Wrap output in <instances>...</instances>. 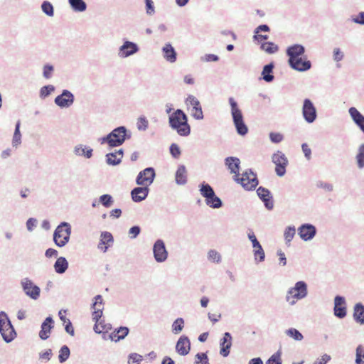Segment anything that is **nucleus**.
<instances>
[{
    "instance_id": "9b49d317",
    "label": "nucleus",
    "mask_w": 364,
    "mask_h": 364,
    "mask_svg": "<svg viewBox=\"0 0 364 364\" xmlns=\"http://www.w3.org/2000/svg\"><path fill=\"white\" fill-rule=\"evenodd\" d=\"M156 177V172L154 168L147 167L141 171L136 178V183L138 186H146L149 187L151 185Z\"/></svg>"
},
{
    "instance_id": "2eb2a0df",
    "label": "nucleus",
    "mask_w": 364,
    "mask_h": 364,
    "mask_svg": "<svg viewBox=\"0 0 364 364\" xmlns=\"http://www.w3.org/2000/svg\"><path fill=\"white\" fill-rule=\"evenodd\" d=\"M139 50L138 45L132 41H124L119 46L117 55L120 58H127L137 53Z\"/></svg>"
},
{
    "instance_id": "a18cd8bd",
    "label": "nucleus",
    "mask_w": 364,
    "mask_h": 364,
    "mask_svg": "<svg viewBox=\"0 0 364 364\" xmlns=\"http://www.w3.org/2000/svg\"><path fill=\"white\" fill-rule=\"evenodd\" d=\"M70 355V348L66 346H63L59 350L58 359L60 363L65 362Z\"/></svg>"
},
{
    "instance_id": "c85d7f7f",
    "label": "nucleus",
    "mask_w": 364,
    "mask_h": 364,
    "mask_svg": "<svg viewBox=\"0 0 364 364\" xmlns=\"http://www.w3.org/2000/svg\"><path fill=\"white\" fill-rule=\"evenodd\" d=\"M225 165L228 167L230 173L234 174V178L239 176L240 160L235 156H228L225 159Z\"/></svg>"
},
{
    "instance_id": "6e6d98bb",
    "label": "nucleus",
    "mask_w": 364,
    "mask_h": 364,
    "mask_svg": "<svg viewBox=\"0 0 364 364\" xmlns=\"http://www.w3.org/2000/svg\"><path fill=\"white\" fill-rule=\"evenodd\" d=\"M128 364H140L143 360V357L136 353H132L128 356Z\"/></svg>"
},
{
    "instance_id": "7ed1b4c3",
    "label": "nucleus",
    "mask_w": 364,
    "mask_h": 364,
    "mask_svg": "<svg viewBox=\"0 0 364 364\" xmlns=\"http://www.w3.org/2000/svg\"><path fill=\"white\" fill-rule=\"evenodd\" d=\"M228 102L230 107L232 122L237 133L240 136L246 135L248 132V127L245 123L242 110L240 109L237 101L232 97H230L228 98Z\"/></svg>"
},
{
    "instance_id": "ea45409f",
    "label": "nucleus",
    "mask_w": 364,
    "mask_h": 364,
    "mask_svg": "<svg viewBox=\"0 0 364 364\" xmlns=\"http://www.w3.org/2000/svg\"><path fill=\"white\" fill-rule=\"evenodd\" d=\"M21 122L18 120L16 123L15 130L12 139V146L17 148L21 144V134L20 132Z\"/></svg>"
},
{
    "instance_id": "864d4df0",
    "label": "nucleus",
    "mask_w": 364,
    "mask_h": 364,
    "mask_svg": "<svg viewBox=\"0 0 364 364\" xmlns=\"http://www.w3.org/2000/svg\"><path fill=\"white\" fill-rule=\"evenodd\" d=\"M149 127V122L146 117L141 116L138 118L136 122V127L139 131H145Z\"/></svg>"
},
{
    "instance_id": "5701e85b",
    "label": "nucleus",
    "mask_w": 364,
    "mask_h": 364,
    "mask_svg": "<svg viewBox=\"0 0 364 364\" xmlns=\"http://www.w3.org/2000/svg\"><path fill=\"white\" fill-rule=\"evenodd\" d=\"M191 350V341L188 336H181L176 345V351L181 355H186Z\"/></svg>"
},
{
    "instance_id": "4d7b16f0",
    "label": "nucleus",
    "mask_w": 364,
    "mask_h": 364,
    "mask_svg": "<svg viewBox=\"0 0 364 364\" xmlns=\"http://www.w3.org/2000/svg\"><path fill=\"white\" fill-rule=\"evenodd\" d=\"M269 137L274 144H279L284 140V135L279 132H272L269 134Z\"/></svg>"
},
{
    "instance_id": "c03bdc74",
    "label": "nucleus",
    "mask_w": 364,
    "mask_h": 364,
    "mask_svg": "<svg viewBox=\"0 0 364 364\" xmlns=\"http://www.w3.org/2000/svg\"><path fill=\"white\" fill-rule=\"evenodd\" d=\"M42 11L48 16L52 17L54 16V7L53 4L48 1H44L41 4Z\"/></svg>"
},
{
    "instance_id": "7c9ffc66",
    "label": "nucleus",
    "mask_w": 364,
    "mask_h": 364,
    "mask_svg": "<svg viewBox=\"0 0 364 364\" xmlns=\"http://www.w3.org/2000/svg\"><path fill=\"white\" fill-rule=\"evenodd\" d=\"M304 53L305 48L301 44H294L289 46L286 50L287 55L289 57L288 60L302 57Z\"/></svg>"
},
{
    "instance_id": "37998d69",
    "label": "nucleus",
    "mask_w": 364,
    "mask_h": 364,
    "mask_svg": "<svg viewBox=\"0 0 364 364\" xmlns=\"http://www.w3.org/2000/svg\"><path fill=\"white\" fill-rule=\"evenodd\" d=\"M261 49L269 54H274L278 51L279 47L272 42H265L262 43Z\"/></svg>"
},
{
    "instance_id": "1a4fd4ad",
    "label": "nucleus",
    "mask_w": 364,
    "mask_h": 364,
    "mask_svg": "<svg viewBox=\"0 0 364 364\" xmlns=\"http://www.w3.org/2000/svg\"><path fill=\"white\" fill-rule=\"evenodd\" d=\"M289 295L296 299L301 300L306 298L308 295V286L304 281L296 282L293 287H291L287 291L286 299L289 301Z\"/></svg>"
},
{
    "instance_id": "8fccbe9b",
    "label": "nucleus",
    "mask_w": 364,
    "mask_h": 364,
    "mask_svg": "<svg viewBox=\"0 0 364 364\" xmlns=\"http://www.w3.org/2000/svg\"><path fill=\"white\" fill-rule=\"evenodd\" d=\"M208 259L214 263H220L221 262V255L215 250H210L207 255Z\"/></svg>"
},
{
    "instance_id": "f257e3e1",
    "label": "nucleus",
    "mask_w": 364,
    "mask_h": 364,
    "mask_svg": "<svg viewBox=\"0 0 364 364\" xmlns=\"http://www.w3.org/2000/svg\"><path fill=\"white\" fill-rule=\"evenodd\" d=\"M132 136V132L124 126H119L114 129L108 134L98 139L100 144H107L110 148L118 147L122 145L127 139Z\"/></svg>"
},
{
    "instance_id": "4c0bfd02",
    "label": "nucleus",
    "mask_w": 364,
    "mask_h": 364,
    "mask_svg": "<svg viewBox=\"0 0 364 364\" xmlns=\"http://www.w3.org/2000/svg\"><path fill=\"white\" fill-rule=\"evenodd\" d=\"M68 262L66 258L64 257H58L55 264H54V269L58 274H63L66 272L68 268Z\"/></svg>"
},
{
    "instance_id": "c756f323",
    "label": "nucleus",
    "mask_w": 364,
    "mask_h": 364,
    "mask_svg": "<svg viewBox=\"0 0 364 364\" xmlns=\"http://www.w3.org/2000/svg\"><path fill=\"white\" fill-rule=\"evenodd\" d=\"M95 301L92 305L94 309L92 313V319L97 322L102 316L103 311V299L101 295H97L94 297Z\"/></svg>"
},
{
    "instance_id": "0e129e2a",
    "label": "nucleus",
    "mask_w": 364,
    "mask_h": 364,
    "mask_svg": "<svg viewBox=\"0 0 364 364\" xmlns=\"http://www.w3.org/2000/svg\"><path fill=\"white\" fill-rule=\"evenodd\" d=\"M351 21L359 25H364V11H360L357 15L353 16Z\"/></svg>"
},
{
    "instance_id": "a878e982",
    "label": "nucleus",
    "mask_w": 364,
    "mask_h": 364,
    "mask_svg": "<svg viewBox=\"0 0 364 364\" xmlns=\"http://www.w3.org/2000/svg\"><path fill=\"white\" fill-rule=\"evenodd\" d=\"M232 336L229 332H225L223 337L220 341V354L223 357H227L230 354V350L232 346Z\"/></svg>"
},
{
    "instance_id": "a211bd4d",
    "label": "nucleus",
    "mask_w": 364,
    "mask_h": 364,
    "mask_svg": "<svg viewBox=\"0 0 364 364\" xmlns=\"http://www.w3.org/2000/svg\"><path fill=\"white\" fill-rule=\"evenodd\" d=\"M316 228L311 223H304L298 228V235L305 242L311 240L316 236Z\"/></svg>"
},
{
    "instance_id": "6ab92c4d",
    "label": "nucleus",
    "mask_w": 364,
    "mask_h": 364,
    "mask_svg": "<svg viewBox=\"0 0 364 364\" xmlns=\"http://www.w3.org/2000/svg\"><path fill=\"white\" fill-rule=\"evenodd\" d=\"M288 64L291 68L299 72H305L311 68V61L303 57L288 60Z\"/></svg>"
},
{
    "instance_id": "6e6552de",
    "label": "nucleus",
    "mask_w": 364,
    "mask_h": 364,
    "mask_svg": "<svg viewBox=\"0 0 364 364\" xmlns=\"http://www.w3.org/2000/svg\"><path fill=\"white\" fill-rule=\"evenodd\" d=\"M247 235L249 240L252 242L253 247V255L256 263L262 262L265 259V252L261 244L257 239L254 231L249 228L247 230Z\"/></svg>"
},
{
    "instance_id": "69168bd1",
    "label": "nucleus",
    "mask_w": 364,
    "mask_h": 364,
    "mask_svg": "<svg viewBox=\"0 0 364 364\" xmlns=\"http://www.w3.org/2000/svg\"><path fill=\"white\" fill-rule=\"evenodd\" d=\"M140 232L141 228L139 225H134L129 230V236L131 239H135Z\"/></svg>"
},
{
    "instance_id": "e2e57ef3",
    "label": "nucleus",
    "mask_w": 364,
    "mask_h": 364,
    "mask_svg": "<svg viewBox=\"0 0 364 364\" xmlns=\"http://www.w3.org/2000/svg\"><path fill=\"white\" fill-rule=\"evenodd\" d=\"M344 58V53L339 48H335L333 50V59L336 62L341 61Z\"/></svg>"
},
{
    "instance_id": "72a5a7b5",
    "label": "nucleus",
    "mask_w": 364,
    "mask_h": 364,
    "mask_svg": "<svg viewBox=\"0 0 364 364\" xmlns=\"http://www.w3.org/2000/svg\"><path fill=\"white\" fill-rule=\"evenodd\" d=\"M274 68V63L273 62L269 63V64L265 65L263 67L262 71V78L267 82H272L274 76L273 75V70Z\"/></svg>"
},
{
    "instance_id": "473e14b6",
    "label": "nucleus",
    "mask_w": 364,
    "mask_h": 364,
    "mask_svg": "<svg viewBox=\"0 0 364 364\" xmlns=\"http://www.w3.org/2000/svg\"><path fill=\"white\" fill-rule=\"evenodd\" d=\"M175 181L176 184L183 186L187 183V171L184 165H179L176 173Z\"/></svg>"
},
{
    "instance_id": "3c124183",
    "label": "nucleus",
    "mask_w": 364,
    "mask_h": 364,
    "mask_svg": "<svg viewBox=\"0 0 364 364\" xmlns=\"http://www.w3.org/2000/svg\"><path fill=\"white\" fill-rule=\"evenodd\" d=\"M355 363V364H364V348L361 345L356 348Z\"/></svg>"
},
{
    "instance_id": "0eeeda50",
    "label": "nucleus",
    "mask_w": 364,
    "mask_h": 364,
    "mask_svg": "<svg viewBox=\"0 0 364 364\" xmlns=\"http://www.w3.org/2000/svg\"><path fill=\"white\" fill-rule=\"evenodd\" d=\"M234 180L240 183L242 186L247 191L255 189L258 185L257 175L251 170L248 169L242 174V176L234 178Z\"/></svg>"
},
{
    "instance_id": "f8f14e48",
    "label": "nucleus",
    "mask_w": 364,
    "mask_h": 364,
    "mask_svg": "<svg viewBox=\"0 0 364 364\" xmlns=\"http://www.w3.org/2000/svg\"><path fill=\"white\" fill-rule=\"evenodd\" d=\"M21 285L26 296L33 300H37L41 294V289L36 285L30 279L26 277L21 279Z\"/></svg>"
},
{
    "instance_id": "13d9d810",
    "label": "nucleus",
    "mask_w": 364,
    "mask_h": 364,
    "mask_svg": "<svg viewBox=\"0 0 364 364\" xmlns=\"http://www.w3.org/2000/svg\"><path fill=\"white\" fill-rule=\"evenodd\" d=\"M145 7H146V14L148 16H153L155 14V6L154 1L152 0H144Z\"/></svg>"
},
{
    "instance_id": "f704fd0d",
    "label": "nucleus",
    "mask_w": 364,
    "mask_h": 364,
    "mask_svg": "<svg viewBox=\"0 0 364 364\" xmlns=\"http://www.w3.org/2000/svg\"><path fill=\"white\" fill-rule=\"evenodd\" d=\"M70 9L75 13H82L87 10V5L84 0H68Z\"/></svg>"
},
{
    "instance_id": "9d476101",
    "label": "nucleus",
    "mask_w": 364,
    "mask_h": 364,
    "mask_svg": "<svg viewBox=\"0 0 364 364\" xmlns=\"http://www.w3.org/2000/svg\"><path fill=\"white\" fill-rule=\"evenodd\" d=\"M272 161L275 164V172L278 176H283L286 173V167L288 159L281 151H277L272 156Z\"/></svg>"
},
{
    "instance_id": "ddd939ff",
    "label": "nucleus",
    "mask_w": 364,
    "mask_h": 364,
    "mask_svg": "<svg viewBox=\"0 0 364 364\" xmlns=\"http://www.w3.org/2000/svg\"><path fill=\"white\" fill-rule=\"evenodd\" d=\"M302 116L309 124L314 122L317 118L316 108L310 99H304L303 102Z\"/></svg>"
},
{
    "instance_id": "79ce46f5",
    "label": "nucleus",
    "mask_w": 364,
    "mask_h": 364,
    "mask_svg": "<svg viewBox=\"0 0 364 364\" xmlns=\"http://www.w3.org/2000/svg\"><path fill=\"white\" fill-rule=\"evenodd\" d=\"M184 319L183 318H176L172 323L171 331L174 334H178L184 328Z\"/></svg>"
},
{
    "instance_id": "b1692460",
    "label": "nucleus",
    "mask_w": 364,
    "mask_h": 364,
    "mask_svg": "<svg viewBox=\"0 0 364 364\" xmlns=\"http://www.w3.org/2000/svg\"><path fill=\"white\" fill-rule=\"evenodd\" d=\"M54 328V321L53 318L49 316L43 321L41 326V331L39 332V337L42 340H46L49 338L51 330Z\"/></svg>"
},
{
    "instance_id": "20e7f679",
    "label": "nucleus",
    "mask_w": 364,
    "mask_h": 364,
    "mask_svg": "<svg viewBox=\"0 0 364 364\" xmlns=\"http://www.w3.org/2000/svg\"><path fill=\"white\" fill-rule=\"evenodd\" d=\"M200 195L205 198L208 206L213 209H218L223 206L222 200L216 196L213 188L210 184L203 181L199 185Z\"/></svg>"
},
{
    "instance_id": "a19ab883",
    "label": "nucleus",
    "mask_w": 364,
    "mask_h": 364,
    "mask_svg": "<svg viewBox=\"0 0 364 364\" xmlns=\"http://www.w3.org/2000/svg\"><path fill=\"white\" fill-rule=\"evenodd\" d=\"M296 233V228L294 225L288 226L285 228L284 237L287 245H289Z\"/></svg>"
},
{
    "instance_id": "5fc2aeb1",
    "label": "nucleus",
    "mask_w": 364,
    "mask_h": 364,
    "mask_svg": "<svg viewBox=\"0 0 364 364\" xmlns=\"http://www.w3.org/2000/svg\"><path fill=\"white\" fill-rule=\"evenodd\" d=\"M55 90V87L52 85H45L40 90V97L45 98L50 95Z\"/></svg>"
},
{
    "instance_id": "de8ad7c7",
    "label": "nucleus",
    "mask_w": 364,
    "mask_h": 364,
    "mask_svg": "<svg viewBox=\"0 0 364 364\" xmlns=\"http://www.w3.org/2000/svg\"><path fill=\"white\" fill-rule=\"evenodd\" d=\"M285 333L288 336L292 338L293 339L297 341H301L304 338L302 333L294 328H291L286 330Z\"/></svg>"
},
{
    "instance_id": "603ef678",
    "label": "nucleus",
    "mask_w": 364,
    "mask_h": 364,
    "mask_svg": "<svg viewBox=\"0 0 364 364\" xmlns=\"http://www.w3.org/2000/svg\"><path fill=\"white\" fill-rule=\"evenodd\" d=\"M99 202L105 207L109 208L112 205L114 200L111 195L104 194L99 198Z\"/></svg>"
},
{
    "instance_id": "aec40b11",
    "label": "nucleus",
    "mask_w": 364,
    "mask_h": 364,
    "mask_svg": "<svg viewBox=\"0 0 364 364\" xmlns=\"http://www.w3.org/2000/svg\"><path fill=\"white\" fill-rule=\"evenodd\" d=\"M346 299L342 296H336L334 298L333 314L338 318H343L346 316L347 309Z\"/></svg>"
},
{
    "instance_id": "423d86ee",
    "label": "nucleus",
    "mask_w": 364,
    "mask_h": 364,
    "mask_svg": "<svg viewBox=\"0 0 364 364\" xmlns=\"http://www.w3.org/2000/svg\"><path fill=\"white\" fill-rule=\"evenodd\" d=\"M72 228L69 223H60L53 232V242L59 247H65L70 241Z\"/></svg>"
},
{
    "instance_id": "dca6fc26",
    "label": "nucleus",
    "mask_w": 364,
    "mask_h": 364,
    "mask_svg": "<svg viewBox=\"0 0 364 364\" xmlns=\"http://www.w3.org/2000/svg\"><path fill=\"white\" fill-rule=\"evenodd\" d=\"M74 95L68 90H63L61 94L54 100L55 104L60 108L70 107L74 103Z\"/></svg>"
},
{
    "instance_id": "4468645a",
    "label": "nucleus",
    "mask_w": 364,
    "mask_h": 364,
    "mask_svg": "<svg viewBox=\"0 0 364 364\" xmlns=\"http://www.w3.org/2000/svg\"><path fill=\"white\" fill-rule=\"evenodd\" d=\"M153 255L156 262L159 263L164 262L168 256L165 242L161 239L155 241L153 245Z\"/></svg>"
},
{
    "instance_id": "bf43d9fd",
    "label": "nucleus",
    "mask_w": 364,
    "mask_h": 364,
    "mask_svg": "<svg viewBox=\"0 0 364 364\" xmlns=\"http://www.w3.org/2000/svg\"><path fill=\"white\" fill-rule=\"evenodd\" d=\"M196 358L194 364H210L208 358L205 353H198L196 355Z\"/></svg>"
},
{
    "instance_id": "c9c22d12",
    "label": "nucleus",
    "mask_w": 364,
    "mask_h": 364,
    "mask_svg": "<svg viewBox=\"0 0 364 364\" xmlns=\"http://www.w3.org/2000/svg\"><path fill=\"white\" fill-rule=\"evenodd\" d=\"M129 329L125 326H121L115 329L111 334L110 338L115 342L124 339L129 333Z\"/></svg>"
},
{
    "instance_id": "680f3d73",
    "label": "nucleus",
    "mask_w": 364,
    "mask_h": 364,
    "mask_svg": "<svg viewBox=\"0 0 364 364\" xmlns=\"http://www.w3.org/2000/svg\"><path fill=\"white\" fill-rule=\"evenodd\" d=\"M170 153L174 159L179 158L181 152L179 146L176 144H172L169 148Z\"/></svg>"
},
{
    "instance_id": "338daca9",
    "label": "nucleus",
    "mask_w": 364,
    "mask_h": 364,
    "mask_svg": "<svg viewBox=\"0 0 364 364\" xmlns=\"http://www.w3.org/2000/svg\"><path fill=\"white\" fill-rule=\"evenodd\" d=\"M201 60L204 62H217L219 60V57L215 54H205L201 57Z\"/></svg>"
},
{
    "instance_id": "e433bc0d",
    "label": "nucleus",
    "mask_w": 364,
    "mask_h": 364,
    "mask_svg": "<svg viewBox=\"0 0 364 364\" xmlns=\"http://www.w3.org/2000/svg\"><path fill=\"white\" fill-rule=\"evenodd\" d=\"M353 318L357 323L364 324V305L363 304L357 303L354 306Z\"/></svg>"
},
{
    "instance_id": "412c9836",
    "label": "nucleus",
    "mask_w": 364,
    "mask_h": 364,
    "mask_svg": "<svg viewBox=\"0 0 364 364\" xmlns=\"http://www.w3.org/2000/svg\"><path fill=\"white\" fill-rule=\"evenodd\" d=\"M257 194L261 200L264 203V207L271 210L274 208L273 197L271 195L270 191L262 186H259L257 190Z\"/></svg>"
},
{
    "instance_id": "49530a36",
    "label": "nucleus",
    "mask_w": 364,
    "mask_h": 364,
    "mask_svg": "<svg viewBox=\"0 0 364 364\" xmlns=\"http://www.w3.org/2000/svg\"><path fill=\"white\" fill-rule=\"evenodd\" d=\"M106 163L110 166H117L121 163L120 158H118L114 152L108 153L105 155Z\"/></svg>"
},
{
    "instance_id": "39448f33",
    "label": "nucleus",
    "mask_w": 364,
    "mask_h": 364,
    "mask_svg": "<svg viewBox=\"0 0 364 364\" xmlns=\"http://www.w3.org/2000/svg\"><path fill=\"white\" fill-rule=\"evenodd\" d=\"M0 334L7 343L13 341L17 336L10 318L4 311H0Z\"/></svg>"
},
{
    "instance_id": "f3484780",
    "label": "nucleus",
    "mask_w": 364,
    "mask_h": 364,
    "mask_svg": "<svg viewBox=\"0 0 364 364\" xmlns=\"http://www.w3.org/2000/svg\"><path fill=\"white\" fill-rule=\"evenodd\" d=\"M186 104L188 106H192L191 116L194 119L197 120H201L203 119L204 116L202 107L199 100L195 96L189 95L186 100Z\"/></svg>"
},
{
    "instance_id": "774afa93",
    "label": "nucleus",
    "mask_w": 364,
    "mask_h": 364,
    "mask_svg": "<svg viewBox=\"0 0 364 364\" xmlns=\"http://www.w3.org/2000/svg\"><path fill=\"white\" fill-rule=\"evenodd\" d=\"M53 353L51 349H48L43 353H39V358L41 360L49 361L52 357Z\"/></svg>"
},
{
    "instance_id": "58836bf2",
    "label": "nucleus",
    "mask_w": 364,
    "mask_h": 364,
    "mask_svg": "<svg viewBox=\"0 0 364 364\" xmlns=\"http://www.w3.org/2000/svg\"><path fill=\"white\" fill-rule=\"evenodd\" d=\"M355 161L357 167L359 169L364 168V143L361 144L357 149L355 155Z\"/></svg>"
},
{
    "instance_id": "09e8293b",
    "label": "nucleus",
    "mask_w": 364,
    "mask_h": 364,
    "mask_svg": "<svg viewBox=\"0 0 364 364\" xmlns=\"http://www.w3.org/2000/svg\"><path fill=\"white\" fill-rule=\"evenodd\" d=\"M282 350L279 348L276 353L270 356L266 361V364H282Z\"/></svg>"
},
{
    "instance_id": "4be33fe9",
    "label": "nucleus",
    "mask_w": 364,
    "mask_h": 364,
    "mask_svg": "<svg viewBox=\"0 0 364 364\" xmlns=\"http://www.w3.org/2000/svg\"><path fill=\"white\" fill-rule=\"evenodd\" d=\"M164 59L169 63H174L177 60V52L170 43H166L161 48Z\"/></svg>"
},
{
    "instance_id": "052dcab7",
    "label": "nucleus",
    "mask_w": 364,
    "mask_h": 364,
    "mask_svg": "<svg viewBox=\"0 0 364 364\" xmlns=\"http://www.w3.org/2000/svg\"><path fill=\"white\" fill-rule=\"evenodd\" d=\"M53 71H54V68L53 65H51L50 64H46L43 66V77L46 79H50L53 75Z\"/></svg>"
},
{
    "instance_id": "bb28decb",
    "label": "nucleus",
    "mask_w": 364,
    "mask_h": 364,
    "mask_svg": "<svg viewBox=\"0 0 364 364\" xmlns=\"http://www.w3.org/2000/svg\"><path fill=\"white\" fill-rule=\"evenodd\" d=\"M149 193V188L146 186L134 188L131 191V196L133 201L136 203L145 200Z\"/></svg>"
},
{
    "instance_id": "2f4dec72",
    "label": "nucleus",
    "mask_w": 364,
    "mask_h": 364,
    "mask_svg": "<svg viewBox=\"0 0 364 364\" xmlns=\"http://www.w3.org/2000/svg\"><path fill=\"white\" fill-rule=\"evenodd\" d=\"M73 153L77 156L90 159L93 155V149L83 144H77L74 147Z\"/></svg>"
},
{
    "instance_id": "cd10ccee",
    "label": "nucleus",
    "mask_w": 364,
    "mask_h": 364,
    "mask_svg": "<svg viewBox=\"0 0 364 364\" xmlns=\"http://www.w3.org/2000/svg\"><path fill=\"white\" fill-rule=\"evenodd\" d=\"M113 242L114 237L109 232L103 231L100 234V242L97 247L103 252H106L108 248L112 245Z\"/></svg>"
},
{
    "instance_id": "393cba45",
    "label": "nucleus",
    "mask_w": 364,
    "mask_h": 364,
    "mask_svg": "<svg viewBox=\"0 0 364 364\" xmlns=\"http://www.w3.org/2000/svg\"><path fill=\"white\" fill-rule=\"evenodd\" d=\"M348 113L354 124L364 134V115L354 107L349 108Z\"/></svg>"
},
{
    "instance_id": "f03ea898",
    "label": "nucleus",
    "mask_w": 364,
    "mask_h": 364,
    "mask_svg": "<svg viewBox=\"0 0 364 364\" xmlns=\"http://www.w3.org/2000/svg\"><path fill=\"white\" fill-rule=\"evenodd\" d=\"M168 124L170 127L176 130L180 136H186L191 133V127L188 123V117L181 109H176L169 115Z\"/></svg>"
}]
</instances>
